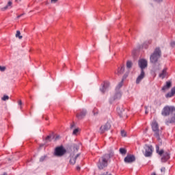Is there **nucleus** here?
<instances>
[{
  "label": "nucleus",
  "instance_id": "1",
  "mask_svg": "<svg viewBox=\"0 0 175 175\" xmlns=\"http://www.w3.org/2000/svg\"><path fill=\"white\" fill-rule=\"evenodd\" d=\"M77 151H79V146L73 145L72 146V152L70 154V165L76 164V161L77 160V158L80 157V153H77Z\"/></svg>",
  "mask_w": 175,
  "mask_h": 175
},
{
  "label": "nucleus",
  "instance_id": "2",
  "mask_svg": "<svg viewBox=\"0 0 175 175\" xmlns=\"http://www.w3.org/2000/svg\"><path fill=\"white\" fill-rule=\"evenodd\" d=\"M161 55H162L161 49L156 48L150 57V61L151 64H157V62H158V60L161 58Z\"/></svg>",
  "mask_w": 175,
  "mask_h": 175
},
{
  "label": "nucleus",
  "instance_id": "3",
  "mask_svg": "<svg viewBox=\"0 0 175 175\" xmlns=\"http://www.w3.org/2000/svg\"><path fill=\"white\" fill-rule=\"evenodd\" d=\"M109 159H110V154H106L98 160L97 166L100 170L105 169V167L107 166V161Z\"/></svg>",
  "mask_w": 175,
  "mask_h": 175
},
{
  "label": "nucleus",
  "instance_id": "4",
  "mask_svg": "<svg viewBox=\"0 0 175 175\" xmlns=\"http://www.w3.org/2000/svg\"><path fill=\"white\" fill-rule=\"evenodd\" d=\"M152 129L154 132V136L156 137L157 140H161V136H162V129H159V126L157 121H153L152 123Z\"/></svg>",
  "mask_w": 175,
  "mask_h": 175
},
{
  "label": "nucleus",
  "instance_id": "5",
  "mask_svg": "<svg viewBox=\"0 0 175 175\" xmlns=\"http://www.w3.org/2000/svg\"><path fill=\"white\" fill-rule=\"evenodd\" d=\"M156 152L159 155H163L161 157V162H166L168 159H170V152H164L163 150H159V146H156Z\"/></svg>",
  "mask_w": 175,
  "mask_h": 175
},
{
  "label": "nucleus",
  "instance_id": "6",
  "mask_svg": "<svg viewBox=\"0 0 175 175\" xmlns=\"http://www.w3.org/2000/svg\"><path fill=\"white\" fill-rule=\"evenodd\" d=\"M175 107L173 106H165L162 110V116H170L172 113H174Z\"/></svg>",
  "mask_w": 175,
  "mask_h": 175
},
{
  "label": "nucleus",
  "instance_id": "7",
  "mask_svg": "<svg viewBox=\"0 0 175 175\" xmlns=\"http://www.w3.org/2000/svg\"><path fill=\"white\" fill-rule=\"evenodd\" d=\"M138 65L141 68V70H144L148 66V62L146 59H140L138 62Z\"/></svg>",
  "mask_w": 175,
  "mask_h": 175
},
{
  "label": "nucleus",
  "instance_id": "8",
  "mask_svg": "<svg viewBox=\"0 0 175 175\" xmlns=\"http://www.w3.org/2000/svg\"><path fill=\"white\" fill-rule=\"evenodd\" d=\"M121 96H122L121 92L120 90H116L114 96L109 99L110 103H113V100L121 99Z\"/></svg>",
  "mask_w": 175,
  "mask_h": 175
},
{
  "label": "nucleus",
  "instance_id": "9",
  "mask_svg": "<svg viewBox=\"0 0 175 175\" xmlns=\"http://www.w3.org/2000/svg\"><path fill=\"white\" fill-rule=\"evenodd\" d=\"M125 163H133L136 161V157L132 154H127V156L124 159Z\"/></svg>",
  "mask_w": 175,
  "mask_h": 175
},
{
  "label": "nucleus",
  "instance_id": "10",
  "mask_svg": "<svg viewBox=\"0 0 175 175\" xmlns=\"http://www.w3.org/2000/svg\"><path fill=\"white\" fill-rule=\"evenodd\" d=\"M145 149V157H151L152 155V146L146 145L144 147Z\"/></svg>",
  "mask_w": 175,
  "mask_h": 175
},
{
  "label": "nucleus",
  "instance_id": "11",
  "mask_svg": "<svg viewBox=\"0 0 175 175\" xmlns=\"http://www.w3.org/2000/svg\"><path fill=\"white\" fill-rule=\"evenodd\" d=\"M55 154L57 157H62L65 154V149L62 147H57L55 148Z\"/></svg>",
  "mask_w": 175,
  "mask_h": 175
},
{
  "label": "nucleus",
  "instance_id": "12",
  "mask_svg": "<svg viewBox=\"0 0 175 175\" xmlns=\"http://www.w3.org/2000/svg\"><path fill=\"white\" fill-rule=\"evenodd\" d=\"M110 128H111L110 123L107 122L105 124L100 126V133H105V132H106V131H109Z\"/></svg>",
  "mask_w": 175,
  "mask_h": 175
},
{
  "label": "nucleus",
  "instance_id": "13",
  "mask_svg": "<svg viewBox=\"0 0 175 175\" xmlns=\"http://www.w3.org/2000/svg\"><path fill=\"white\" fill-rule=\"evenodd\" d=\"M87 114V111L85 109H82L79 113H77V118L78 120H83Z\"/></svg>",
  "mask_w": 175,
  "mask_h": 175
},
{
  "label": "nucleus",
  "instance_id": "14",
  "mask_svg": "<svg viewBox=\"0 0 175 175\" xmlns=\"http://www.w3.org/2000/svg\"><path fill=\"white\" fill-rule=\"evenodd\" d=\"M110 85V83L109 81H104V83L101 88H100V92L103 94H105L106 92V90L109 88V86Z\"/></svg>",
  "mask_w": 175,
  "mask_h": 175
},
{
  "label": "nucleus",
  "instance_id": "15",
  "mask_svg": "<svg viewBox=\"0 0 175 175\" xmlns=\"http://www.w3.org/2000/svg\"><path fill=\"white\" fill-rule=\"evenodd\" d=\"M145 76H146V73L144 72V70H141L140 75L137 77L136 79V83L139 84L140 81H142V80L144 79Z\"/></svg>",
  "mask_w": 175,
  "mask_h": 175
},
{
  "label": "nucleus",
  "instance_id": "16",
  "mask_svg": "<svg viewBox=\"0 0 175 175\" xmlns=\"http://www.w3.org/2000/svg\"><path fill=\"white\" fill-rule=\"evenodd\" d=\"M172 87V82L170 81H167L165 85L162 88L163 91H166V90H169Z\"/></svg>",
  "mask_w": 175,
  "mask_h": 175
},
{
  "label": "nucleus",
  "instance_id": "17",
  "mask_svg": "<svg viewBox=\"0 0 175 175\" xmlns=\"http://www.w3.org/2000/svg\"><path fill=\"white\" fill-rule=\"evenodd\" d=\"M124 70H125V66H122L120 68L118 69V71L116 72V74L118 75H122V73H124Z\"/></svg>",
  "mask_w": 175,
  "mask_h": 175
},
{
  "label": "nucleus",
  "instance_id": "18",
  "mask_svg": "<svg viewBox=\"0 0 175 175\" xmlns=\"http://www.w3.org/2000/svg\"><path fill=\"white\" fill-rule=\"evenodd\" d=\"M166 70V68H165L163 70L162 72L159 74V77H161V79H165V76L167 75Z\"/></svg>",
  "mask_w": 175,
  "mask_h": 175
},
{
  "label": "nucleus",
  "instance_id": "19",
  "mask_svg": "<svg viewBox=\"0 0 175 175\" xmlns=\"http://www.w3.org/2000/svg\"><path fill=\"white\" fill-rule=\"evenodd\" d=\"M124 84V79H122L118 84V85L116 86V91H120V88H121V87H122Z\"/></svg>",
  "mask_w": 175,
  "mask_h": 175
},
{
  "label": "nucleus",
  "instance_id": "20",
  "mask_svg": "<svg viewBox=\"0 0 175 175\" xmlns=\"http://www.w3.org/2000/svg\"><path fill=\"white\" fill-rule=\"evenodd\" d=\"M10 6H12V1H8L7 5H5L4 8H1V10L3 12H4V10H8V9H9V8H10Z\"/></svg>",
  "mask_w": 175,
  "mask_h": 175
},
{
  "label": "nucleus",
  "instance_id": "21",
  "mask_svg": "<svg viewBox=\"0 0 175 175\" xmlns=\"http://www.w3.org/2000/svg\"><path fill=\"white\" fill-rule=\"evenodd\" d=\"M170 124H175V116L166 122V125H169Z\"/></svg>",
  "mask_w": 175,
  "mask_h": 175
},
{
  "label": "nucleus",
  "instance_id": "22",
  "mask_svg": "<svg viewBox=\"0 0 175 175\" xmlns=\"http://www.w3.org/2000/svg\"><path fill=\"white\" fill-rule=\"evenodd\" d=\"M119 152L122 155H126V149L124 148H120L119 149Z\"/></svg>",
  "mask_w": 175,
  "mask_h": 175
},
{
  "label": "nucleus",
  "instance_id": "23",
  "mask_svg": "<svg viewBox=\"0 0 175 175\" xmlns=\"http://www.w3.org/2000/svg\"><path fill=\"white\" fill-rule=\"evenodd\" d=\"M21 33L20 31H17L16 33V38H18V39H23V36H21Z\"/></svg>",
  "mask_w": 175,
  "mask_h": 175
},
{
  "label": "nucleus",
  "instance_id": "24",
  "mask_svg": "<svg viewBox=\"0 0 175 175\" xmlns=\"http://www.w3.org/2000/svg\"><path fill=\"white\" fill-rule=\"evenodd\" d=\"M132 62L131 61H127L126 62V68H128L129 69H131V68H132Z\"/></svg>",
  "mask_w": 175,
  "mask_h": 175
},
{
  "label": "nucleus",
  "instance_id": "25",
  "mask_svg": "<svg viewBox=\"0 0 175 175\" xmlns=\"http://www.w3.org/2000/svg\"><path fill=\"white\" fill-rule=\"evenodd\" d=\"M1 100H3L4 102L6 100H9V96L5 94L2 98Z\"/></svg>",
  "mask_w": 175,
  "mask_h": 175
},
{
  "label": "nucleus",
  "instance_id": "26",
  "mask_svg": "<svg viewBox=\"0 0 175 175\" xmlns=\"http://www.w3.org/2000/svg\"><path fill=\"white\" fill-rule=\"evenodd\" d=\"M174 94H173V92H169V93H167L166 95H165V97L166 98H172V96H174Z\"/></svg>",
  "mask_w": 175,
  "mask_h": 175
},
{
  "label": "nucleus",
  "instance_id": "27",
  "mask_svg": "<svg viewBox=\"0 0 175 175\" xmlns=\"http://www.w3.org/2000/svg\"><path fill=\"white\" fill-rule=\"evenodd\" d=\"M120 133H121V136H122V137H126V132L125 131L122 130L121 132H120Z\"/></svg>",
  "mask_w": 175,
  "mask_h": 175
},
{
  "label": "nucleus",
  "instance_id": "28",
  "mask_svg": "<svg viewBox=\"0 0 175 175\" xmlns=\"http://www.w3.org/2000/svg\"><path fill=\"white\" fill-rule=\"evenodd\" d=\"M6 70V66H0V72H5Z\"/></svg>",
  "mask_w": 175,
  "mask_h": 175
},
{
  "label": "nucleus",
  "instance_id": "29",
  "mask_svg": "<svg viewBox=\"0 0 175 175\" xmlns=\"http://www.w3.org/2000/svg\"><path fill=\"white\" fill-rule=\"evenodd\" d=\"M46 158H47V156L46 155L41 157L40 159V162H43V161H44Z\"/></svg>",
  "mask_w": 175,
  "mask_h": 175
},
{
  "label": "nucleus",
  "instance_id": "30",
  "mask_svg": "<svg viewBox=\"0 0 175 175\" xmlns=\"http://www.w3.org/2000/svg\"><path fill=\"white\" fill-rule=\"evenodd\" d=\"M77 133H79V129H74L73 132H72V135H77Z\"/></svg>",
  "mask_w": 175,
  "mask_h": 175
},
{
  "label": "nucleus",
  "instance_id": "31",
  "mask_svg": "<svg viewBox=\"0 0 175 175\" xmlns=\"http://www.w3.org/2000/svg\"><path fill=\"white\" fill-rule=\"evenodd\" d=\"M58 0H51V3H57Z\"/></svg>",
  "mask_w": 175,
  "mask_h": 175
},
{
  "label": "nucleus",
  "instance_id": "32",
  "mask_svg": "<svg viewBox=\"0 0 175 175\" xmlns=\"http://www.w3.org/2000/svg\"><path fill=\"white\" fill-rule=\"evenodd\" d=\"M170 44H171L172 47H174L175 42L174 41L171 42Z\"/></svg>",
  "mask_w": 175,
  "mask_h": 175
},
{
  "label": "nucleus",
  "instance_id": "33",
  "mask_svg": "<svg viewBox=\"0 0 175 175\" xmlns=\"http://www.w3.org/2000/svg\"><path fill=\"white\" fill-rule=\"evenodd\" d=\"M171 92H172V94L174 95L175 94V87L173 88L172 90H171Z\"/></svg>",
  "mask_w": 175,
  "mask_h": 175
},
{
  "label": "nucleus",
  "instance_id": "34",
  "mask_svg": "<svg viewBox=\"0 0 175 175\" xmlns=\"http://www.w3.org/2000/svg\"><path fill=\"white\" fill-rule=\"evenodd\" d=\"M18 105L19 106H21L23 105V102L21 101V100H20L18 102Z\"/></svg>",
  "mask_w": 175,
  "mask_h": 175
},
{
  "label": "nucleus",
  "instance_id": "35",
  "mask_svg": "<svg viewBox=\"0 0 175 175\" xmlns=\"http://www.w3.org/2000/svg\"><path fill=\"white\" fill-rule=\"evenodd\" d=\"M70 129H73V128H75V123H72V124H70Z\"/></svg>",
  "mask_w": 175,
  "mask_h": 175
},
{
  "label": "nucleus",
  "instance_id": "36",
  "mask_svg": "<svg viewBox=\"0 0 175 175\" xmlns=\"http://www.w3.org/2000/svg\"><path fill=\"white\" fill-rule=\"evenodd\" d=\"M50 139H51V136L50 135H48L46 137V140H50Z\"/></svg>",
  "mask_w": 175,
  "mask_h": 175
},
{
  "label": "nucleus",
  "instance_id": "37",
  "mask_svg": "<svg viewBox=\"0 0 175 175\" xmlns=\"http://www.w3.org/2000/svg\"><path fill=\"white\" fill-rule=\"evenodd\" d=\"M165 167H161V172H165Z\"/></svg>",
  "mask_w": 175,
  "mask_h": 175
},
{
  "label": "nucleus",
  "instance_id": "38",
  "mask_svg": "<svg viewBox=\"0 0 175 175\" xmlns=\"http://www.w3.org/2000/svg\"><path fill=\"white\" fill-rule=\"evenodd\" d=\"M155 1V2H162V1H163V0H154Z\"/></svg>",
  "mask_w": 175,
  "mask_h": 175
},
{
  "label": "nucleus",
  "instance_id": "39",
  "mask_svg": "<svg viewBox=\"0 0 175 175\" xmlns=\"http://www.w3.org/2000/svg\"><path fill=\"white\" fill-rule=\"evenodd\" d=\"M22 16H23V14H21V15H18V16H17V18H20V17H21Z\"/></svg>",
  "mask_w": 175,
  "mask_h": 175
},
{
  "label": "nucleus",
  "instance_id": "40",
  "mask_svg": "<svg viewBox=\"0 0 175 175\" xmlns=\"http://www.w3.org/2000/svg\"><path fill=\"white\" fill-rule=\"evenodd\" d=\"M77 170H80V166L77 167Z\"/></svg>",
  "mask_w": 175,
  "mask_h": 175
},
{
  "label": "nucleus",
  "instance_id": "41",
  "mask_svg": "<svg viewBox=\"0 0 175 175\" xmlns=\"http://www.w3.org/2000/svg\"><path fill=\"white\" fill-rule=\"evenodd\" d=\"M145 113L148 114V111L146 110Z\"/></svg>",
  "mask_w": 175,
  "mask_h": 175
},
{
  "label": "nucleus",
  "instance_id": "42",
  "mask_svg": "<svg viewBox=\"0 0 175 175\" xmlns=\"http://www.w3.org/2000/svg\"><path fill=\"white\" fill-rule=\"evenodd\" d=\"M152 175H157V174H155V173H152Z\"/></svg>",
  "mask_w": 175,
  "mask_h": 175
}]
</instances>
